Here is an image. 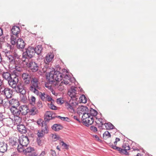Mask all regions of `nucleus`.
<instances>
[{"instance_id": "nucleus-15", "label": "nucleus", "mask_w": 156, "mask_h": 156, "mask_svg": "<svg viewBox=\"0 0 156 156\" xmlns=\"http://www.w3.org/2000/svg\"><path fill=\"white\" fill-rule=\"evenodd\" d=\"M20 112L22 115H25L28 112L29 108L26 105H22L20 106Z\"/></svg>"}, {"instance_id": "nucleus-17", "label": "nucleus", "mask_w": 156, "mask_h": 156, "mask_svg": "<svg viewBox=\"0 0 156 156\" xmlns=\"http://www.w3.org/2000/svg\"><path fill=\"white\" fill-rule=\"evenodd\" d=\"M17 107H13L10 108V111L14 117L18 116L20 114V109H18Z\"/></svg>"}, {"instance_id": "nucleus-44", "label": "nucleus", "mask_w": 156, "mask_h": 156, "mask_svg": "<svg viewBox=\"0 0 156 156\" xmlns=\"http://www.w3.org/2000/svg\"><path fill=\"white\" fill-rule=\"evenodd\" d=\"M48 106L52 110H55L57 109V107L52 104V101H51V103L48 104Z\"/></svg>"}, {"instance_id": "nucleus-12", "label": "nucleus", "mask_w": 156, "mask_h": 156, "mask_svg": "<svg viewBox=\"0 0 156 156\" xmlns=\"http://www.w3.org/2000/svg\"><path fill=\"white\" fill-rule=\"evenodd\" d=\"M89 109L86 106H81L77 108V113L80 115L82 114L83 115H84L85 114H89Z\"/></svg>"}, {"instance_id": "nucleus-52", "label": "nucleus", "mask_w": 156, "mask_h": 156, "mask_svg": "<svg viewBox=\"0 0 156 156\" xmlns=\"http://www.w3.org/2000/svg\"><path fill=\"white\" fill-rule=\"evenodd\" d=\"M28 156H38V155L34 152L31 154H29Z\"/></svg>"}, {"instance_id": "nucleus-48", "label": "nucleus", "mask_w": 156, "mask_h": 156, "mask_svg": "<svg viewBox=\"0 0 156 156\" xmlns=\"http://www.w3.org/2000/svg\"><path fill=\"white\" fill-rule=\"evenodd\" d=\"M4 119V122L5 124L7 125V126H9V123H8V121H9V119H8L7 118H6L5 119Z\"/></svg>"}, {"instance_id": "nucleus-27", "label": "nucleus", "mask_w": 156, "mask_h": 156, "mask_svg": "<svg viewBox=\"0 0 156 156\" xmlns=\"http://www.w3.org/2000/svg\"><path fill=\"white\" fill-rule=\"evenodd\" d=\"M34 151V149L30 147H27L25 148L24 154L26 155H28L29 154H31Z\"/></svg>"}, {"instance_id": "nucleus-4", "label": "nucleus", "mask_w": 156, "mask_h": 156, "mask_svg": "<svg viewBox=\"0 0 156 156\" xmlns=\"http://www.w3.org/2000/svg\"><path fill=\"white\" fill-rule=\"evenodd\" d=\"M39 83L38 80L36 78H33L31 80L30 90L32 92L37 94L39 93V90H40L41 87L39 85Z\"/></svg>"}, {"instance_id": "nucleus-16", "label": "nucleus", "mask_w": 156, "mask_h": 156, "mask_svg": "<svg viewBox=\"0 0 156 156\" xmlns=\"http://www.w3.org/2000/svg\"><path fill=\"white\" fill-rule=\"evenodd\" d=\"M8 145L4 141H0V152L4 153L7 150Z\"/></svg>"}, {"instance_id": "nucleus-51", "label": "nucleus", "mask_w": 156, "mask_h": 156, "mask_svg": "<svg viewBox=\"0 0 156 156\" xmlns=\"http://www.w3.org/2000/svg\"><path fill=\"white\" fill-rule=\"evenodd\" d=\"M61 85H62L61 83ZM58 90H59L60 91H62L64 89V87L62 86V85H59L58 86Z\"/></svg>"}, {"instance_id": "nucleus-30", "label": "nucleus", "mask_w": 156, "mask_h": 156, "mask_svg": "<svg viewBox=\"0 0 156 156\" xmlns=\"http://www.w3.org/2000/svg\"><path fill=\"white\" fill-rule=\"evenodd\" d=\"M42 130L41 131L44 134L47 133L48 132V127L47 124L45 123L42 126Z\"/></svg>"}, {"instance_id": "nucleus-3", "label": "nucleus", "mask_w": 156, "mask_h": 156, "mask_svg": "<svg viewBox=\"0 0 156 156\" xmlns=\"http://www.w3.org/2000/svg\"><path fill=\"white\" fill-rule=\"evenodd\" d=\"M34 48L29 47L26 50L25 52L23 53L22 60L25 64L27 65L29 61L28 58H32L34 55Z\"/></svg>"}, {"instance_id": "nucleus-63", "label": "nucleus", "mask_w": 156, "mask_h": 156, "mask_svg": "<svg viewBox=\"0 0 156 156\" xmlns=\"http://www.w3.org/2000/svg\"><path fill=\"white\" fill-rule=\"evenodd\" d=\"M56 149L59 151H60V148L58 146H57Z\"/></svg>"}, {"instance_id": "nucleus-62", "label": "nucleus", "mask_w": 156, "mask_h": 156, "mask_svg": "<svg viewBox=\"0 0 156 156\" xmlns=\"http://www.w3.org/2000/svg\"><path fill=\"white\" fill-rule=\"evenodd\" d=\"M115 140L117 142L119 141L120 140V139L118 138H116L115 139Z\"/></svg>"}, {"instance_id": "nucleus-53", "label": "nucleus", "mask_w": 156, "mask_h": 156, "mask_svg": "<svg viewBox=\"0 0 156 156\" xmlns=\"http://www.w3.org/2000/svg\"><path fill=\"white\" fill-rule=\"evenodd\" d=\"M3 119H4V118L2 113L0 112V121H3Z\"/></svg>"}, {"instance_id": "nucleus-35", "label": "nucleus", "mask_w": 156, "mask_h": 156, "mask_svg": "<svg viewBox=\"0 0 156 156\" xmlns=\"http://www.w3.org/2000/svg\"><path fill=\"white\" fill-rule=\"evenodd\" d=\"M28 112H29L31 115H34L37 113V110L34 107L30 110L29 109Z\"/></svg>"}, {"instance_id": "nucleus-9", "label": "nucleus", "mask_w": 156, "mask_h": 156, "mask_svg": "<svg viewBox=\"0 0 156 156\" xmlns=\"http://www.w3.org/2000/svg\"><path fill=\"white\" fill-rule=\"evenodd\" d=\"M82 119L83 122L86 126L91 125L94 121L93 117L90 115L89 113L82 115Z\"/></svg>"}, {"instance_id": "nucleus-2", "label": "nucleus", "mask_w": 156, "mask_h": 156, "mask_svg": "<svg viewBox=\"0 0 156 156\" xmlns=\"http://www.w3.org/2000/svg\"><path fill=\"white\" fill-rule=\"evenodd\" d=\"M47 77L49 82L51 83L55 81L59 82L63 78L61 84H64L66 85H70L69 82L72 80V79L67 74H63L58 71H52L49 73L48 76L47 75Z\"/></svg>"}, {"instance_id": "nucleus-55", "label": "nucleus", "mask_w": 156, "mask_h": 156, "mask_svg": "<svg viewBox=\"0 0 156 156\" xmlns=\"http://www.w3.org/2000/svg\"><path fill=\"white\" fill-rule=\"evenodd\" d=\"M45 86L46 87L48 88V89H50V90L52 89V86L51 85L49 86L48 84H45Z\"/></svg>"}, {"instance_id": "nucleus-43", "label": "nucleus", "mask_w": 156, "mask_h": 156, "mask_svg": "<svg viewBox=\"0 0 156 156\" xmlns=\"http://www.w3.org/2000/svg\"><path fill=\"white\" fill-rule=\"evenodd\" d=\"M37 125L40 126H42L45 122L42 119H39L37 121Z\"/></svg>"}, {"instance_id": "nucleus-60", "label": "nucleus", "mask_w": 156, "mask_h": 156, "mask_svg": "<svg viewBox=\"0 0 156 156\" xmlns=\"http://www.w3.org/2000/svg\"><path fill=\"white\" fill-rule=\"evenodd\" d=\"M3 34L2 30L1 28H0V36L2 35Z\"/></svg>"}, {"instance_id": "nucleus-5", "label": "nucleus", "mask_w": 156, "mask_h": 156, "mask_svg": "<svg viewBox=\"0 0 156 156\" xmlns=\"http://www.w3.org/2000/svg\"><path fill=\"white\" fill-rule=\"evenodd\" d=\"M74 99H71L69 101L65 103V106L67 110L71 113H74L76 111V106L78 102L76 101Z\"/></svg>"}, {"instance_id": "nucleus-18", "label": "nucleus", "mask_w": 156, "mask_h": 156, "mask_svg": "<svg viewBox=\"0 0 156 156\" xmlns=\"http://www.w3.org/2000/svg\"><path fill=\"white\" fill-rule=\"evenodd\" d=\"M19 105L20 104L18 100L16 99L12 98V97L10 96V106L18 107Z\"/></svg>"}, {"instance_id": "nucleus-6", "label": "nucleus", "mask_w": 156, "mask_h": 156, "mask_svg": "<svg viewBox=\"0 0 156 156\" xmlns=\"http://www.w3.org/2000/svg\"><path fill=\"white\" fill-rule=\"evenodd\" d=\"M96 120L95 122L98 124H99V127H102L103 125H105L106 129L109 130L114 128V126L110 122L106 123V120L103 119H98L96 118Z\"/></svg>"}, {"instance_id": "nucleus-41", "label": "nucleus", "mask_w": 156, "mask_h": 156, "mask_svg": "<svg viewBox=\"0 0 156 156\" xmlns=\"http://www.w3.org/2000/svg\"><path fill=\"white\" fill-rule=\"evenodd\" d=\"M52 137L54 141H56L58 140H60L61 138L58 135L56 134H52Z\"/></svg>"}, {"instance_id": "nucleus-59", "label": "nucleus", "mask_w": 156, "mask_h": 156, "mask_svg": "<svg viewBox=\"0 0 156 156\" xmlns=\"http://www.w3.org/2000/svg\"><path fill=\"white\" fill-rule=\"evenodd\" d=\"M51 91L52 92V93L54 95L56 96L57 95V93H56L55 92V91H54L53 89H51Z\"/></svg>"}, {"instance_id": "nucleus-8", "label": "nucleus", "mask_w": 156, "mask_h": 156, "mask_svg": "<svg viewBox=\"0 0 156 156\" xmlns=\"http://www.w3.org/2000/svg\"><path fill=\"white\" fill-rule=\"evenodd\" d=\"M11 141L12 140H11ZM26 147L20 144H18V142L16 141L13 140L10 142V149L15 148V149H17L18 151L19 152H23L24 153V150Z\"/></svg>"}, {"instance_id": "nucleus-20", "label": "nucleus", "mask_w": 156, "mask_h": 156, "mask_svg": "<svg viewBox=\"0 0 156 156\" xmlns=\"http://www.w3.org/2000/svg\"><path fill=\"white\" fill-rule=\"evenodd\" d=\"M54 56V55L53 54L51 53H48L45 57L44 61L45 62H51L53 59Z\"/></svg>"}, {"instance_id": "nucleus-21", "label": "nucleus", "mask_w": 156, "mask_h": 156, "mask_svg": "<svg viewBox=\"0 0 156 156\" xmlns=\"http://www.w3.org/2000/svg\"><path fill=\"white\" fill-rule=\"evenodd\" d=\"M53 115L52 112H47L45 114V117L44 118L45 121H49L50 120L54 119L55 117Z\"/></svg>"}, {"instance_id": "nucleus-32", "label": "nucleus", "mask_w": 156, "mask_h": 156, "mask_svg": "<svg viewBox=\"0 0 156 156\" xmlns=\"http://www.w3.org/2000/svg\"><path fill=\"white\" fill-rule=\"evenodd\" d=\"M51 128L53 130L58 131L62 129V127L59 124H55Z\"/></svg>"}, {"instance_id": "nucleus-22", "label": "nucleus", "mask_w": 156, "mask_h": 156, "mask_svg": "<svg viewBox=\"0 0 156 156\" xmlns=\"http://www.w3.org/2000/svg\"><path fill=\"white\" fill-rule=\"evenodd\" d=\"M2 76L4 79L8 81L9 85H10V71L3 72L2 74Z\"/></svg>"}, {"instance_id": "nucleus-19", "label": "nucleus", "mask_w": 156, "mask_h": 156, "mask_svg": "<svg viewBox=\"0 0 156 156\" xmlns=\"http://www.w3.org/2000/svg\"><path fill=\"white\" fill-rule=\"evenodd\" d=\"M4 104L3 106L4 107L5 111V112H8L10 108V100L9 99H4Z\"/></svg>"}, {"instance_id": "nucleus-49", "label": "nucleus", "mask_w": 156, "mask_h": 156, "mask_svg": "<svg viewBox=\"0 0 156 156\" xmlns=\"http://www.w3.org/2000/svg\"><path fill=\"white\" fill-rule=\"evenodd\" d=\"M5 56L7 57V59L9 60H10V51L5 52Z\"/></svg>"}, {"instance_id": "nucleus-46", "label": "nucleus", "mask_w": 156, "mask_h": 156, "mask_svg": "<svg viewBox=\"0 0 156 156\" xmlns=\"http://www.w3.org/2000/svg\"><path fill=\"white\" fill-rule=\"evenodd\" d=\"M57 102L58 104H62L63 103V101L61 98H58L57 99Z\"/></svg>"}, {"instance_id": "nucleus-10", "label": "nucleus", "mask_w": 156, "mask_h": 156, "mask_svg": "<svg viewBox=\"0 0 156 156\" xmlns=\"http://www.w3.org/2000/svg\"><path fill=\"white\" fill-rule=\"evenodd\" d=\"M76 88V87L73 86L71 87L68 92V94L72 99H74V100H76L77 101V99L79 98V96L77 93Z\"/></svg>"}, {"instance_id": "nucleus-23", "label": "nucleus", "mask_w": 156, "mask_h": 156, "mask_svg": "<svg viewBox=\"0 0 156 156\" xmlns=\"http://www.w3.org/2000/svg\"><path fill=\"white\" fill-rule=\"evenodd\" d=\"M22 77L23 79L25 80L24 82L26 84H29L30 83V76L28 73L23 74Z\"/></svg>"}, {"instance_id": "nucleus-45", "label": "nucleus", "mask_w": 156, "mask_h": 156, "mask_svg": "<svg viewBox=\"0 0 156 156\" xmlns=\"http://www.w3.org/2000/svg\"><path fill=\"white\" fill-rule=\"evenodd\" d=\"M60 144L64 148L66 149H68V145L66 144L63 141H61L60 143Z\"/></svg>"}, {"instance_id": "nucleus-61", "label": "nucleus", "mask_w": 156, "mask_h": 156, "mask_svg": "<svg viewBox=\"0 0 156 156\" xmlns=\"http://www.w3.org/2000/svg\"><path fill=\"white\" fill-rule=\"evenodd\" d=\"M73 118L74 119L77 120V121H79V119L77 118V117L76 116H74L73 117Z\"/></svg>"}, {"instance_id": "nucleus-34", "label": "nucleus", "mask_w": 156, "mask_h": 156, "mask_svg": "<svg viewBox=\"0 0 156 156\" xmlns=\"http://www.w3.org/2000/svg\"><path fill=\"white\" fill-rule=\"evenodd\" d=\"M123 150H125L126 151L127 150H129L130 147L128 143H124L122 145Z\"/></svg>"}, {"instance_id": "nucleus-33", "label": "nucleus", "mask_w": 156, "mask_h": 156, "mask_svg": "<svg viewBox=\"0 0 156 156\" xmlns=\"http://www.w3.org/2000/svg\"><path fill=\"white\" fill-rule=\"evenodd\" d=\"M20 98L21 101L24 103H26L27 102V99L26 95L24 94H20Z\"/></svg>"}, {"instance_id": "nucleus-58", "label": "nucleus", "mask_w": 156, "mask_h": 156, "mask_svg": "<svg viewBox=\"0 0 156 156\" xmlns=\"http://www.w3.org/2000/svg\"><path fill=\"white\" fill-rule=\"evenodd\" d=\"M45 154V153L44 151H42L41 154L38 156H44Z\"/></svg>"}, {"instance_id": "nucleus-25", "label": "nucleus", "mask_w": 156, "mask_h": 156, "mask_svg": "<svg viewBox=\"0 0 156 156\" xmlns=\"http://www.w3.org/2000/svg\"><path fill=\"white\" fill-rule=\"evenodd\" d=\"M111 147L113 149L119 151L121 153L124 154L126 155H128V153L125 150H123L122 148L116 147V146L113 145H111Z\"/></svg>"}, {"instance_id": "nucleus-40", "label": "nucleus", "mask_w": 156, "mask_h": 156, "mask_svg": "<svg viewBox=\"0 0 156 156\" xmlns=\"http://www.w3.org/2000/svg\"><path fill=\"white\" fill-rule=\"evenodd\" d=\"M37 138H44V133L41 131L38 130L37 133Z\"/></svg>"}, {"instance_id": "nucleus-14", "label": "nucleus", "mask_w": 156, "mask_h": 156, "mask_svg": "<svg viewBox=\"0 0 156 156\" xmlns=\"http://www.w3.org/2000/svg\"><path fill=\"white\" fill-rule=\"evenodd\" d=\"M18 142L23 146L27 147L29 142L28 138L27 136H23L20 138Z\"/></svg>"}, {"instance_id": "nucleus-37", "label": "nucleus", "mask_w": 156, "mask_h": 156, "mask_svg": "<svg viewBox=\"0 0 156 156\" xmlns=\"http://www.w3.org/2000/svg\"><path fill=\"white\" fill-rule=\"evenodd\" d=\"M89 113L90 115L92 116H95L96 115L97 112L95 110L92 108H91L90 110Z\"/></svg>"}, {"instance_id": "nucleus-31", "label": "nucleus", "mask_w": 156, "mask_h": 156, "mask_svg": "<svg viewBox=\"0 0 156 156\" xmlns=\"http://www.w3.org/2000/svg\"><path fill=\"white\" fill-rule=\"evenodd\" d=\"M14 125H16L17 126L20 125L21 122V119L18 116H14Z\"/></svg>"}, {"instance_id": "nucleus-38", "label": "nucleus", "mask_w": 156, "mask_h": 156, "mask_svg": "<svg viewBox=\"0 0 156 156\" xmlns=\"http://www.w3.org/2000/svg\"><path fill=\"white\" fill-rule=\"evenodd\" d=\"M44 138H37V141L38 144L40 146L42 145L43 144Z\"/></svg>"}, {"instance_id": "nucleus-26", "label": "nucleus", "mask_w": 156, "mask_h": 156, "mask_svg": "<svg viewBox=\"0 0 156 156\" xmlns=\"http://www.w3.org/2000/svg\"><path fill=\"white\" fill-rule=\"evenodd\" d=\"M17 127L20 133H25L27 132L25 126L23 125H19L17 126Z\"/></svg>"}, {"instance_id": "nucleus-11", "label": "nucleus", "mask_w": 156, "mask_h": 156, "mask_svg": "<svg viewBox=\"0 0 156 156\" xmlns=\"http://www.w3.org/2000/svg\"><path fill=\"white\" fill-rule=\"evenodd\" d=\"M37 95H39L41 99L43 101H53L52 98L45 93H42L39 92L38 94H37Z\"/></svg>"}, {"instance_id": "nucleus-50", "label": "nucleus", "mask_w": 156, "mask_h": 156, "mask_svg": "<svg viewBox=\"0 0 156 156\" xmlns=\"http://www.w3.org/2000/svg\"><path fill=\"white\" fill-rule=\"evenodd\" d=\"M90 128V129L94 132H96L97 131V128L94 126H91Z\"/></svg>"}, {"instance_id": "nucleus-1", "label": "nucleus", "mask_w": 156, "mask_h": 156, "mask_svg": "<svg viewBox=\"0 0 156 156\" xmlns=\"http://www.w3.org/2000/svg\"><path fill=\"white\" fill-rule=\"evenodd\" d=\"M20 59L19 56L15 50L13 49L11 50L10 46V70L15 69L13 71L14 74H10V87L12 88V90L10 89V94L13 91L22 94H25L26 93V91L22 84H18L17 87L18 79L16 74L15 71L20 72L22 70V68L19 66L20 62Z\"/></svg>"}, {"instance_id": "nucleus-57", "label": "nucleus", "mask_w": 156, "mask_h": 156, "mask_svg": "<svg viewBox=\"0 0 156 156\" xmlns=\"http://www.w3.org/2000/svg\"><path fill=\"white\" fill-rule=\"evenodd\" d=\"M11 156H18V154L17 152H14L11 155Z\"/></svg>"}, {"instance_id": "nucleus-24", "label": "nucleus", "mask_w": 156, "mask_h": 156, "mask_svg": "<svg viewBox=\"0 0 156 156\" xmlns=\"http://www.w3.org/2000/svg\"><path fill=\"white\" fill-rule=\"evenodd\" d=\"M20 28L17 26H14L11 29V31L12 34L15 36V37L17 36L20 31Z\"/></svg>"}, {"instance_id": "nucleus-28", "label": "nucleus", "mask_w": 156, "mask_h": 156, "mask_svg": "<svg viewBox=\"0 0 156 156\" xmlns=\"http://www.w3.org/2000/svg\"><path fill=\"white\" fill-rule=\"evenodd\" d=\"M2 92H3L4 95L6 97V99L10 98V89L8 88H5Z\"/></svg>"}, {"instance_id": "nucleus-54", "label": "nucleus", "mask_w": 156, "mask_h": 156, "mask_svg": "<svg viewBox=\"0 0 156 156\" xmlns=\"http://www.w3.org/2000/svg\"><path fill=\"white\" fill-rule=\"evenodd\" d=\"M37 106L40 108L42 107V105L41 102H38L37 104Z\"/></svg>"}, {"instance_id": "nucleus-42", "label": "nucleus", "mask_w": 156, "mask_h": 156, "mask_svg": "<svg viewBox=\"0 0 156 156\" xmlns=\"http://www.w3.org/2000/svg\"><path fill=\"white\" fill-rule=\"evenodd\" d=\"M29 101L31 104L34 105L35 103L36 98L34 96H32L29 99Z\"/></svg>"}, {"instance_id": "nucleus-39", "label": "nucleus", "mask_w": 156, "mask_h": 156, "mask_svg": "<svg viewBox=\"0 0 156 156\" xmlns=\"http://www.w3.org/2000/svg\"><path fill=\"white\" fill-rule=\"evenodd\" d=\"M79 99L83 103H85L87 102V99L84 95H82V96L79 98Z\"/></svg>"}, {"instance_id": "nucleus-36", "label": "nucleus", "mask_w": 156, "mask_h": 156, "mask_svg": "<svg viewBox=\"0 0 156 156\" xmlns=\"http://www.w3.org/2000/svg\"><path fill=\"white\" fill-rule=\"evenodd\" d=\"M110 137V134L108 131H106L103 134V137L104 139H106Z\"/></svg>"}, {"instance_id": "nucleus-64", "label": "nucleus", "mask_w": 156, "mask_h": 156, "mask_svg": "<svg viewBox=\"0 0 156 156\" xmlns=\"http://www.w3.org/2000/svg\"><path fill=\"white\" fill-rule=\"evenodd\" d=\"M95 137L98 140L99 139V137L97 135L95 136Z\"/></svg>"}, {"instance_id": "nucleus-13", "label": "nucleus", "mask_w": 156, "mask_h": 156, "mask_svg": "<svg viewBox=\"0 0 156 156\" xmlns=\"http://www.w3.org/2000/svg\"><path fill=\"white\" fill-rule=\"evenodd\" d=\"M28 66L30 69L33 72L37 71L39 68L38 64L34 61H30Z\"/></svg>"}, {"instance_id": "nucleus-7", "label": "nucleus", "mask_w": 156, "mask_h": 156, "mask_svg": "<svg viewBox=\"0 0 156 156\" xmlns=\"http://www.w3.org/2000/svg\"><path fill=\"white\" fill-rule=\"evenodd\" d=\"M10 40L12 45H15L16 43L17 47L19 49H22L24 48L25 43L22 39L19 38L16 41V37L14 36H12Z\"/></svg>"}, {"instance_id": "nucleus-29", "label": "nucleus", "mask_w": 156, "mask_h": 156, "mask_svg": "<svg viewBox=\"0 0 156 156\" xmlns=\"http://www.w3.org/2000/svg\"><path fill=\"white\" fill-rule=\"evenodd\" d=\"M35 52L37 53V55L40 54L42 50V48L41 45H38L35 48H34Z\"/></svg>"}, {"instance_id": "nucleus-56", "label": "nucleus", "mask_w": 156, "mask_h": 156, "mask_svg": "<svg viewBox=\"0 0 156 156\" xmlns=\"http://www.w3.org/2000/svg\"><path fill=\"white\" fill-rule=\"evenodd\" d=\"M58 118L62 120H65L66 119H68L67 117H62L60 116H58Z\"/></svg>"}, {"instance_id": "nucleus-47", "label": "nucleus", "mask_w": 156, "mask_h": 156, "mask_svg": "<svg viewBox=\"0 0 156 156\" xmlns=\"http://www.w3.org/2000/svg\"><path fill=\"white\" fill-rule=\"evenodd\" d=\"M50 154L52 156H56V154L55 150H51Z\"/></svg>"}]
</instances>
